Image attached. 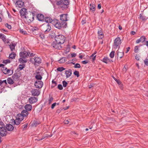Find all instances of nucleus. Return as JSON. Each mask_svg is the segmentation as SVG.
Here are the masks:
<instances>
[{
  "label": "nucleus",
  "instance_id": "1",
  "mask_svg": "<svg viewBox=\"0 0 148 148\" xmlns=\"http://www.w3.org/2000/svg\"><path fill=\"white\" fill-rule=\"evenodd\" d=\"M52 24L55 27L59 29L62 27H64L66 25V23H60L59 21L57 19H54L52 21Z\"/></svg>",
  "mask_w": 148,
  "mask_h": 148
},
{
  "label": "nucleus",
  "instance_id": "2",
  "mask_svg": "<svg viewBox=\"0 0 148 148\" xmlns=\"http://www.w3.org/2000/svg\"><path fill=\"white\" fill-rule=\"evenodd\" d=\"M55 39L57 42L61 44H63L65 40L64 36L61 34H59L55 36Z\"/></svg>",
  "mask_w": 148,
  "mask_h": 148
},
{
  "label": "nucleus",
  "instance_id": "3",
  "mask_svg": "<svg viewBox=\"0 0 148 148\" xmlns=\"http://www.w3.org/2000/svg\"><path fill=\"white\" fill-rule=\"evenodd\" d=\"M42 30L45 33H47L50 31L51 29V27L49 23H46L43 24L41 26Z\"/></svg>",
  "mask_w": 148,
  "mask_h": 148
},
{
  "label": "nucleus",
  "instance_id": "4",
  "mask_svg": "<svg viewBox=\"0 0 148 148\" xmlns=\"http://www.w3.org/2000/svg\"><path fill=\"white\" fill-rule=\"evenodd\" d=\"M121 40L119 37H118L116 38L114 40L113 48L116 49L118 47L119 49L120 48V46L121 43Z\"/></svg>",
  "mask_w": 148,
  "mask_h": 148
},
{
  "label": "nucleus",
  "instance_id": "5",
  "mask_svg": "<svg viewBox=\"0 0 148 148\" xmlns=\"http://www.w3.org/2000/svg\"><path fill=\"white\" fill-rule=\"evenodd\" d=\"M69 2L68 0H61L57 2L56 4L58 5H61V6L65 8L67 7Z\"/></svg>",
  "mask_w": 148,
  "mask_h": 148
},
{
  "label": "nucleus",
  "instance_id": "6",
  "mask_svg": "<svg viewBox=\"0 0 148 148\" xmlns=\"http://www.w3.org/2000/svg\"><path fill=\"white\" fill-rule=\"evenodd\" d=\"M20 13L23 18H25L27 19L28 18L27 16V9L25 8H22L20 11Z\"/></svg>",
  "mask_w": 148,
  "mask_h": 148
},
{
  "label": "nucleus",
  "instance_id": "7",
  "mask_svg": "<svg viewBox=\"0 0 148 148\" xmlns=\"http://www.w3.org/2000/svg\"><path fill=\"white\" fill-rule=\"evenodd\" d=\"M67 14H62L60 15V20L62 21V23H66V21L68 20Z\"/></svg>",
  "mask_w": 148,
  "mask_h": 148
},
{
  "label": "nucleus",
  "instance_id": "8",
  "mask_svg": "<svg viewBox=\"0 0 148 148\" xmlns=\"http://www.w3.org/2000/svg\"><path fill=\"white\" fill-rule=\"evenodd\" d=\"M34 85L37 88H41L43 85V83L40 81H37L35 82Z\"/></svg>",
  "mask_w": 148,
  "mask_h": 148
},
{
  "label": "nucleus",
  "instance_id": "9",
  "mask_svg": "<svg viewBox=\"0 0 148 148\" xmlns=\"http://www.w3.org/2000/svg\"><path fill=\"white\" fill-rule=\"evenodd\" d=\"M61 44L58 43L56 41V42H53L52 45V46L55 49H61L62 47L61 46Z\"/></svg>",
  "mask_w": 148,
  "mask_h": 148
},
{
  "label": "nucleus",
  "instance_id": "10",
  "mask_svg": "<svg viewBox=\"0 0 148 148\" xmlns=\"http://www.w3.org/2000/svg\"><path fill=\"white\" fill-rule=\"evenodd\" d=\"M7 131L6 129L3 127H0V134L2 136L6 135Z\"/></svg>",
  "mask_w": 148,
  "mask_h": 148
},
{
  "label": "nucleus",
  "instance_id": "11",
  "mask_svg": "<svg viewBox=\"0 0 148 148\" xmlns=\"http://www.w3.org/2000/svg\"><path fill=\"white\" fill-rule=\"evenodd\" d=\"M38 100L37 99L36 97H31L29 98L28 101L29 102L32 104L36 102Z\"/></svg>",
  "mask_w": 148,
  "mask_h": 148
},
{
  "label": "nucleus",
  "instance_id": "12",
  "mask_svg": "<svg viewBox=\"0 0 148 148\" xmlns=\"http://www.w3.org/2000/svg\"><path fill=\"white\" fill-rule=\"evenodd\" d=\"M20 56L22 58H25L29 56V54L26 51H24L20 52Z\"/></svg>",
  "mask_w": 148,
  "mask_h": 148
},
{
  "label": "nucleus",
  "instance_id": "13",
  "mask_svg": "<svg viewBox=\"0 0 148 148\" xmlns=\"http://www.w3.org/2000/svg\"><path fill=\"white\" fill-rule=\"evenodd\" d=\"M32 94L33 96H38L40 94L39 90L37 89H34L31 91Z\"/></svg>",
  "mask_w": 148,
  "mask_h": 148
},
{
  "label": "nucleus",
  "instance_id": "14",
  "mask_svg": "<svg viewBox=\"0 0 148 148\" xmlns=\"http://www.w3.org/2000/svg\"><path fill=\"white\" fill-rule=\"evenodd\" d=\"M23 4V2L21 1H18L16 3V6L20 8L22 7Z\"/></svg>",
  "mask_w": 148,
  "mask_h": 148
},
{
  "label": "nucleus",
  "instance_id": "15",
  "mask_svg": "<svg viewBox=\"0 0 148 148\" xmlns=\"http://www.w3.org/2000/svg\"><path fill=\"white\" fill-rule=\"evenodd\" d=\"M65 74L66 75V77L67 78L69 77L72 74V70L70 69L66 70Z\"/></svg>",
  "mask_w": 148,
  "mask_h": 148
},
{
  "label": "nucleus",
  "instance_id": "16",
  "mask_svg": "<svg viewBox=\"0 0 148 148\" xmlns=\"http://www.w3.org/2000/svg\"><path fill=\"white\" fill-rule=\"evenodd\" d=\"M5 68V70H4V71L3 72V73L5 74H9L11 75L13 73V71H11L10 70L8 69L6 67V68Z\"/></svg>",
  "mask_w": 148,
  "mask_h": 148
},
{
  "label": "nucleus",
  "instance_id": "17",
  "mask_svg": "<svg viewBox=\"0 0 148 148\" xmlns=\"http://www.w3.org/2000/svg\"><path fill=\"white\" fill-rule=\"evenodd\" d=\"M45 21L47 22L46 23H51L52 24V21H53V20H52L50 17H46L45 18Z\"/></svg>",
  "mask_w": 148,
  "mask_h": 148
},
{
  "label": "nucleus",
  "instance_id": "18",
  "mask_svg": "<svg viewBox=\"0 0 148 148\" xmlns=\"http://www.w3.org/2000/svg\"><path fill=\"white\" fill-rule=\"evenodd\" d=\"M37 17L38 19L40 21H42L44 19V15L40 14H38L37 16Z\"/></svg>",
  "mask_w": 148,
  "mask_h": 148
},
{
  "label": "nucleus",
  "instance_id": "19",
  "mask_svg": "<svg viewBox=\"0 0 148 148\" xmlns=\"http://www.w3.org/2000/svg\"><path fill=\"white\" fill-rule=\"evenodd\" d=\"M25 109L27 111H31L32 109V106L29 104H27L25 106Z\"/></svg>",
  "mask_w": 148,
  "mask_h": 148
},
{
  "label": "nucleus",
  "instance_id": "20",
  "mask_svg": "<svg viewBox=\"0 0 148 148\" xmlns=\"http://www.w3.org/2000/svg\"><path fill=\"white\" fill-rule=\"evenodd\" d=\"M25 117L21 113L18 114L16 116V118L20 121H21L23 120L24 117Z\"/></svg>",
  "mask_w": 148,
  "mask_h": 148
},
{
  "label": "nucleus",
  "instance_id": "21",
  "mask_svg": "<svg viewBox=\"0 0 148 148\" xmlns=\"http://www.w3.org/2000/svg\"><path fill=\"white\" fill-rule=\"evenodd\" d=\"M6 128L9 131H12L14 129V127L12 125L10 124H7Z\"/></svg>",
  "mask_w": 148,
  "mask_h": 148
},
{
  "label": "nucleus",
  "instance_id": "22",
  "mask_svg": "<svg viewBox=\"0 0 148 148\" xmlns=\"http://www.w3.org/2000/svg\"><path fill=\"white\" fill-rule=\"evenodd\" d=\"M90 10L91 12H93L95 11V5L94 4H90Z\"/></svg>",
  "mask_w": 148,
  "mask_h": 148
},
{
  "label": "nucleus",
  "instance_id": "23",
  "mask_svg": "<svg viewBox=\"0 0 148 148\" xmlns=\"http://www.w3.org/2000/svg\"><path fill=\"white\" fill-rule=\"evenodd\" d=\"M124 55V52H120L119 51H117V56L118 58L119 57L120 58H122L123 56Z\"/></svg>",
  "mask_w": 148,
  "mask_h": 148
},
{
  "label": "nucleus",
  "instance_id": "24",
  "mask_svg": "<svg viewBox=\"0 0 148 148\" xmlns=\"http://www.w3.org/2000/svg\"><path fill=\"white\" fill-rule=\"evenodd\" d=\"M34 59L35 63L40 64L41 62V60L39 58L35 57Z\"/></svg>",
  "mask_w": 148,
  "mask_h": 148
},
{
  "label": "nucleus",
  "instance_id": "25",
  "mask_svg": "<svg viewBox=\"0 0 148 148\" xmlns=\"http://www.w3.org/2000/svg\"><path fill=\"white\" fill-rule=\"evenodd\" d=\"M21 114L24 116L25 117L27 116L29 114V113L27 110H23L21 113Z\"/></svg>",
  "mask_w": 148,
  "mask_h": 148
},
{
  "label": "nucleus",
  "instance_id": "26",
  "mask_svg": "<svg viewBox=\"0 0 148 148\" xmlns=\"http://www.w3.org/2000/svg\"><path fill=\"white\" fill-rule=\"evenodd\" d=\"M16 45L15 44H12L10 45L9 46L11 51H13L15 50V47Z\"/></svg>",
  "mask_w": 148,
  "mask_h": 148
},
{
  "label": "nucleus",
  "instance_id": "27",
  "mask_svg": "<svg viewBox=\"0 0 148 148\" xmlns=\"http://www.w3.org/2000/svg\"><path fill=\"white\" fill-rule=\"evenodd\" d=\"M39 124V123H38L37 121H34L32 122L31 125L33 127H35Z\"/></svg>",
  "mask_w": 148,
  "mask_h": 148
},
{
  "label": "nucleus",
  "instance_id": "28",
  "mask_svg": "<svg viewBox=\"0 0 148 148\" xmlns=\"http://www.w3.org/2000/svg\"><path fill=\"white\" fill-rule=\"evenodd\" d=\"M8 83L10 84H12L14 83L12 79L10 78H8L7 79Z\"/></svg>",
  "mask_w": 148,
  "mask_h": 148
},
{
  "label": "nucleus",
  "instance_id": "29",
  "mask_svg": "<svg viewBox=\"0 0 148 148\" xmlns=\"http://www.w3.org/2000/svg\"><path fill=\"white\" fill-rule=\"evenodd\" d=\"M21 121H20L17 118H16L15 120H14V124L16 125H19Z\"/></svg>",
  "mask_w": 148,
  "mask_h": 148
},
{
  "label": "nucleus",
  "instance_id": "30",
  "mask_svg": "<svg viewBox=\"0 0 148 148\" xmlns=\"http://www.w3.org/2000/svg\"><path fill=\"white\" fill-rule=\"evenodd\" d=\"M0 38L2 39L4 42L6 41L5 36L3 34H0Z\"/></svg>",
  "mask_w": 148,
  "mask_h": 148
},
{
  "label": "nucleus",
  "instance_id": "31",
  "mask_svg": "<svg viewBox=\"0 0 148 148\" xmlns=\"http://www.w3.org/2000/svg\"><path fill=\"white\" fill-rule=\"evenodd\" d=\"M16 56V54L12 52V53L10 55L9 58H11L12 59H13Z\"/></svg>",
  "mask_w": 148,
  "mask_h": 148
},
{
  "label": "nucleus",
  "instance_id": "32",
  "mask_svg": "<svg viewBox=\"0 0 148 148\" xmlns=\"http://www.w3.org/2000/svg\"><path fill=\"white\" fill-rule=\"evenodd\" d=\"M139 19L142 20L143 21H145L147 19V18L146 17L143 16L141 14H140V17H139Z\"/></svg>",
  "mask_w": 148,
  "mask_h": 148
},
{
  "label": "nucleus",
  "instance_id": "33",
  "mask_svg": "<svg viewBox=\"0 0 148 148\" xmlns=\"http://www.w3.org/2000/svg\"><path fill=\"white\" fill-rule=\"evenodd\" d=\"M35 78L37 80H41L42 78L40 74L36 75Z\"/></svg>",
  "mask_w": 148,
  "mask_h": 148
},
{
  "label": "nucleus",
  "instance_id": "34",
  "mask_svg": "<svg viewBox=\"0 0 148 148\" xmlns=\"http://www.w3.org/2000/svg\"><path fill=\"white\" fill-rule=\"evenodd\" d=\"M109 60L108 58L107 57H105L103 59V61L106 63H108V62L109 61Z\"/></svg>",
  "mask_w": 148,
  "mask_h": 148
},
{
  "label": "nucleus",
  "instance_id": "35",
  "mask_svg": "<svg viewBox=\"0 0 148 148\" xmlns=\"http://www.w3.org/2000/svg\"><path fill=\"white\" fill-rule=\"evenodd\" d=\"M146 38L145 36H142L140 37V39L141 42H143L145 41Z\"/></svg>",
  "mask_w": 148,
  "mask_h": 148
},
{
  "label": "nucleus",
  "instance_id": "36",
  "mask_svg": "<svg viewBox=\"0 0 148 148\" xmlns=\"http://www.w3.org/2000/svg\"><path fill=\"white\" fill-rule=\"evenodd\" d=\"M115 51H112L110 54V56L111 58H113L114 56Z\"/></svg>",
  "mask_w": 148,
  "mask_h": 148
},
{
  "label": "nucleus",
  "instance_id": "37",
  "mask_svg": "<svg viewBox=\"0 0 148 148\" xmlns=\"http://www.w3.org/2000/svg\"><path fill=\"white\" fill-rule=\"evenodd\" d=\"M96 53H94L90 56V57L91 58H92V60H95V57L96 56V55H95L96 54Z\"/></svg>",
  "mask_w": 148,
  "mask_h": 148
},
{
  "label": "nucleus",
  "instance_id": "38",
  "mask_svg": "<svg viewBox=\"0 0 148 148\" xmlns=\"http://www.w3.org/2000/svg\"><path fill=\"white\" fill-rule=\"evenodd\" d=\"M65 69V68L63 67H58L57 68V70L59 71H62Z\"/></svg>",
  "mask_w": 148,
  "mask_h": 148
},
{
  "label": "nucleus",
  "instance_id": "39",
  "mask_svg": "<svg viewBox=\"0 0 148 148\" xmlns=\"http://www.w3.org/2000/svg\"><path fill=\"white\" fill-rule=\"evenodd\" d=\"M19 61L22 63H26L27 62V60H24L22 58H20L19 60Z\"/></svg>",
  "mask_w": 148,
  "mask_h": 148
},
{
  "label": "nucleus",
  "instance_id": "40",
  "mask_svg": "<svg viewBox=\"0 0 148 148\" xmlns=\"http://www.w3.org/2000/svg\"><path fill=\"white\" fill-rule=\"evenodd\" d=\"M65 61V59L64 58H63L60 59L59 60V62L60 63H63Z\"/></svg>",
  "mask_w": 148,
  "mask_h": 148
},
{
  "label": "nucleus",
  "instance_id": "41",
  "mask_svg": "<svg viewBox=\"0 0 148 148\" xmlns=\"http://www.w3.org/2000/svg\"><path fill=\"white\" fill-rule=\"evenodd\" d=\"M19 30H20V32L22 34H24V35H25L27 34V32L25 31H24L23 30V29H20Z\"/></svg>",
  "mask_w": 148,
  "mask_h": 148
},
{
  "label": "nucleus",
  "instance_id": "42",
  "mask_svg": "<svg viewBox=\"0 0 148 148\" xmlns=\"http://www.w3.org/2000/svg\"><path fill=\"white\" fill-rule=\"evenodd\" d=\"M74 74L77 76V77H78L79 76V72L77 71H75L74 72Z\"/></svg>",
  "mask_w": 148,
  "mask_h": 148
},
{
  "label": "nucleus",
  "instance_id": "43",
  "mask_svg": "<svg viewBox=\"0 0 148 148\" xmlns=\"http://www.w3.org/2000/svg\"><path fill=\"white\" fill-rule=\"evenodd\" d=\"M25 67L24 65L20 64L19 66V69L20 70H22Z\"/></svg>",
  "mask_w": 148,
  "mask_h": 148
},
{
  "label": "nucleus",
  "instance_id": "44",
  "mask_svg": "<svg viewBox=\"0 0 148 148\" xmlns=\"http://www.w3.org/2000/svg\"><path fill=\"white\" fill-rule=\"evenodd\" d=\"M62 84L63 86L65 87L66 86L68 83L65 81H64L62 82Z\"/></svg>",
  "mask_w": 148,
  "mask_h": 148
},
{
  "label": "nucleus",
  "instance_id": "45",
  "mask_svg": "<svg viewBox=\"0 0 148 148\" xmlns=\"http://www.w3.org/2000/svg\"><path fill=\"white\" fill-rule=\"evenodd\" d=\"M74 67L75 68H79L81 67V66H80V64H78V63L76 64L74 66Z\"/></svg>",
  "mask_w": 148,
  "mask_h": 148
},
{
  "label": "nucleus",
  "instance_id": "46",
  "mask_svg": "<svg viewBox=\"0 0 148 148\" xmlns=\"http://www.w3.org/2000/svg\"><path fill=\"white\" fill-rule=\"evenodd\" d=\"M39 36L42 39H43L45 38V36L44 34L41 33L40 34Z\"/></svg>",
  "mask_w": 148,
  "mask_h": 148
},
{
  "label": "nucleus",
  "instance_id": "47",
  "mask_svg": "<svg viewBox=\"0 0 148 148\" xmlns=\"http://www.w3.org/2000/svg\"><path fill=\"white\" fill-rule=\"evenodd\" d=\"M40 73H41L40 72V69L37 70L35 73V74L36 75L40 74Z\"/></svg>",
  "mask_w": 148,
  "mask_h": 148
},
{
  "label": "nucleus",
  "instance_id": "48",
  "mask_svg": "<svg viewBox=\"0 0 148 148\" xmlns=\"http://www.w3.org/2000/svg\"><path fill=\"white\" fill-rule=\"evenodd\" d=\"M10 62V61L8 59H7L5 60H4L3 61V63H4L5 64H6L8 63H9Z\"/></svg>",
  "mask_w": 148,
  "mask_h": 148
},
{
  "label": "nucleus",
  "instance_id": "49",
  "mask_svg": "<svg viewBox=\"0 0 148 148\" xmlns=\"http://www.w3.org/2000/svg\"><path fill=\"white\" fill-rule=\"evenodd\" d=\"M49 98V104H50L51 103L52 101H53V98L52 97H50Z\"/></svg>",
  "mask_w": 148,
  "mask_h": 148
},
{
  "label": "nucleus",
  "instance_id": "50",
  "mask_svg": "<svg viewBox=\"0 0 148 148\" xmlns=\"http://www.w3.org/2000/svg\"><path fill=\"white\" fill-rule=\"evenodd\" d=\"M144 63L146 65L148 66V59L146 58L145 60Z\"/></svg>",
  "mask_w": 148,
  "mask_h": 148
},
{
  "label": "nucleus",
  "instance_id": "51",
  "mask_svg": "<svg viewBox=\"0 0 148 148\" xmlns=\"http://www.w3.org/2000/svg\"><path fill=\"white\" fill-rule=\"evenodd\" d=\"M138 50V46H136L135 47L134 51L135 52L137 53Z\"/></svg>",
  "mask_w": 148,
  "mask_h": 148
},
{
  "label": "nucleus",
  "instance_id": "52",
  "mask_svg": "<svg viewBox=\"0 0 148 148\" xmlns=\"http://www.w3.org/2000/svg\"><path fill=\"white\" fill-rule=\"evenodd\" d=\"M58 88L60 90H62L63 89L62 86L61 84H59L58 86Z\"/></svg>",
  "mask_w": 148,
  "mask_h": 148
},
{
  "label": "nucleus",
  "instance_id": "53",
  "mask_svg": "<svg viewBox=\"0 0 148 148\" xmlns=\"http://www.w3.org/2000/svg\"><path fill=\"white\" fill-rule=\"evenodd\" d=\"M12 78H13V79H14V80H16V79L18 77H17V75H12Z\"/></svg>",
  "mask_w": 148,
  "mask_h": 148
},
{
  "label": "nucleus",
  "instance_id": "54",
  "mask_svg": "<svg viewBox=\"0 0 148 148\" xmlns=\"http://www.w3.org/2000/svg\"><path fill=\"white\" fill-rule=\"evenodd\" d=\"M5 26L6 27H7L9 29H10L11 28V26L10 25H8V24H5Z\"/></svg>",
  "mask_w": 148,
  "mask_h": 148
},
{
  "label": "nucleus",
  "instance_id": "55",
  "mask_svg": "<svg viewBox=\"0 0 148 148\" xmlns=\"http://www.w3.org/2000/svg\"><path fill=\"white\" fill-rule=\"evenodd\" d=\"M39 30L38 28L37 27H34L32 29V30L33 32L36 31H37Z\"/></svg>",
  "mask_w": 148,
  "mask_h": 148
},
{
  "label": "nucleus",
  "instance_id": "56",
  "mask_svg": "<svg viewBox=\"0 0 148 148\" xmlns=\"http://www.w3.org/2000/svg\"><path fill=\"white\" fill-rule=\"evenodd\" d=\"M135 58L137 60H139V58H140V56H138L137 55H136L135 56Z\"/></svg>",
  "mask_w": 148,
  "mask_h": 148
},
{
  "label": "nucleus",
  "instance_id": "57",
  "mask_svg": "<svg viewBox=\"0 0 148 148\" xmlns=\"http://www.w3.org/2000/svg\"><path fill=\"white\" fill-rule=\"evenodd\" d=\"M56 103H53L52 105V106H51V108L52 109H53L54 108L55 106H56Z\"/></svg>",
  "mask_w": 148,
  "mask_h": 148
},
{
  "label": "nucleus",
  "instance_id": "58",
  "mask_svg": "<svg viewBox=\"0 0 148 148\" xmlns=\"http://www.w3.org/2000/svg\"><path fill=\"white\" fill-rule=\"evenodd\" d=\"M64 124H68L69 123V121L68 120H65L64 121Z\"/></svg>",
  "mask_w": 148,
  "mask_h": 148
},
{
  "label": "nucleus",
  "instance_id": "59",
  "mask_svg": "<svg viewBox=\"0 0 148 148\" xmlns=\"http://www.w3.org/2000/svg\"><path fill=\"white\" fill-rule=\"evenodd\" d=\"M82 64H86L88 63V61L87 60H84L82 62Z\"/></svg>",
  "mask_w": 148,
  "mask_h": 148
},
{
  "label": "nucleus",
  "instance_id": "60",
  "mask_svg": "<svg viewBox=\"0 0 148 148\" xmlns=\"http://www.w3.org/2000/svg\"><path fill=\"white\" fill-rule=\"evenodd\" d=\"M103 37V34L102 35H100L98 36V38L99 39H101Z\"/></svg>",
  "mask_w": 148,
  "mask_h": 148
},
{
  "label": "nucleus",
  "instance_id": "61",
  "mask_svg": "<svg viewBox=\"0 0 148 148\" xmlns=\"http://www.w3.org/2000/svg\"><path fill=\"white\" fill-rule=\"evenodd\" d=\"M97 8L98 9H100L101 8V5L100 4H99L97 6Z\"/></svg>",
  "mask_w": 148,
  "mask_h": 148
},
{
  "label": "nucleus",
  "instance_id": "62",
  "mask_svg": "<svg viewBox=\"0 0 148 148\" xmlns=\"http://www.w3.org/2000/svg\"><path fill=\"white\" fill-rule=\"evenodd\" d=\"M76 56V54L73 53L71 54V56L72 57H75Z\"/></svg>",
  "mask_w": 148,
  "mask_h": 148
},
{
  "label": "nucleus",
  "instance_id": "63",
  "mask_svg": "<svg viewBox=\"0 0 148 148\" xmlns=\"http://www.w3.org/2000/svg\"><path fill=\"white\" fill-rule=\"evenodd\" d=\"M98 36L100 35H102L103 34H102V33L101 32V31H99L98 32Z\"/></svg>",
  "mask_w": 148,
  "mask_h": 148
},
{
  "label": "nucleus",
  "instance_id": "64",
  "mask_svg": "<svg viewBox=\"0 0 148 148\" xmlns=\"http://www.w3.org/2000/svg\"><path fill=\"white\" fill-rule=\"evenodd\" d=\"M140 42H141V41H140V39L137 40L136 41V43H140Z\"/></svg>",
  "mask_w": 148,
  "mask_h": 148
}]
</instances>
